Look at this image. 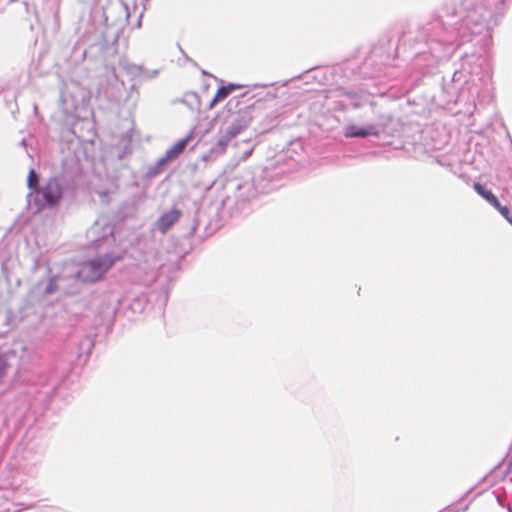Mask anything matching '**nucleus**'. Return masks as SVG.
Here are the masks:
<instances>
[{
  "label": "nucleus",
  "mask_w": 512,
  "mask_h": 512,
  "mask_svg": "<svg viewBox=\"0 0 512 512\" xmlns=\"http://www.w3.org/2000/svg\"><path fill=\"white\" fill-rule=\"evenodd\" d=\"M344 135L347 138L353 137H366L369 135H377V132L374 130L373 126L368 127H359L357 125H349L345 127Z\"/></svg>",
  "instance_id": "423d86ee"
},
{
  "label": "nucleus",
  "mask_w": 512,
  "mask_h": 512,
  "mask_svg": "<svg viewBox=\"0 0 512 512\" xmlns=\"http://www.w3.org/2000/svg\"><path fill=\"white\" fill-rule=\"evenodd\" d=\"M99 228V225L98 224H95L92 228H91V231L92 232H96Z\"/></svg>",
  "instance_id": "f8f14e48"
},
{
  "label": "nucleus",
  "mask_w": 512,
  "mask_h": 512,
  "mask_svg": "<svg viewBox=\"0 0 512 512\" xmlns=\"http://www.w3.org/2000/svg\"><path fill=\"white\" fill-rule=\"evenodd\" d=\"M35 194V202L40 208L55 206L62 198V187L56 178H51L41 188L36 189Z\"/></svg>",
  "instance_id": "f03ea898"
},
{
  "label": "nucleus",
  "mask_w": 512,
  "mask_h": 512,
  "mask_svg": "<svg viewBox=\"0 0 512 512\" xmlns=\"http://www.w3.org/2000/svg\"><path fill=\"white\" fill-rule=\"evenodd\" d=\"M475 191L483 196L489 203H491L493 206L499 209V211L502 213V215L512 223V219L509 217V209L507 207L500 206L497 198L495 195L490 191L484 188L480 183L474 184Z\"/></svg>",
  "instance_id": "7ed1b4c3"
},
{
  "label": "nucleus",
  "mask_w": 512,
  "mask_h": 512,
  "mask_svg": "<svg viewBox=\"0 0 512 512\" xmlns=\"http://www.w3.org/2000/svg\"><path fill=\"white\" fill-rule=\"evenodd\" d=\"M8 367L9 364L6 355L0 352V382L5 377Z\"/></svg>",
  "instance_id": "9d476101"
},
{
  "label": "nucleus",
  "mask_w": 512,
  "mask_h": 512,
  "mask_svg": "<svg viewBox=\"0 0 512 512\" xmlns=\"http://www.w3.org/2000/svg\"><path fill=\"white\" fill-rule=\"evenodd\" d=\"M28 187L31 189H34L36 192V189L38 188V175L36 174L34 169H31L29 171L28 179H27Z\"/></svg>",
  "instance_id": "1a4fd4ad"
},
{
  "label": "nucleus",
  "mask_w": 512,
  "mask_h": 512,
  "mask_svg": "<svg viewBox=\"0 0 512 512\" xmlns=\"http://www.w3.org/2000/svg\"><path fill=\"white\" fill-rule=\"evenodd\" d=\"M181 214L179 209L164 213L157 221V229L163 234L166 233L180 219Z\"/></svg>",
  "instance_id": "20e7f679"
},
{
  "label": "nucleus",
  "mask_w": 512,
  "mask_h": 512,
  "mask_svg": "<svg viewBox=\"0 0 512 512\" xmlns=\"http://www.w3.org/2000/svg\"><path fill=\"white\" fill-rule=\"evenodd\" d=\"M242 86L238 84H229L226 86H221L217 89L215 96L210 102L209 107L213 108L218 102L227 98L233 91L240 89Z\"/></svg>",
  "instance_id": "0eeeda50"
},
{
  "label": "nucleus",
  "mask_w": 512,
  "mask_h": 512,
  "mask_svg": "<svg viewBox=\"0 0 512 512\" xmlns=\"http://www.w3.org/2000/svg\"><path fill=\"white\" fill-rule=\"evenodd\" d=\"M187 144H188L187 138L179 140L177 143H175L171 148H169L166 151L164 157L159 160V164L163 165L169 161L176 159L180 154L183 153Z\"/></svg>",
  "instance_id": "39448f33"
},
{
  "label": "nucleus",
  "mask_w": 512,
  "mask_h": 512,
  "mask_svg": "<svg viewBox=\"0 0 512 512\" xmlns=\"http://www.w3.org/2000/svg\"><path fill=\"white\" fill-rule=\"evenodd\" d=\"M250 120L244 117L236 119L231 125L225 130V133L231 138H235L249 125Z\"/></svg>",
  "instance_id": "6e6552de"
},
{
  "label": "nucleus",
  "mask_w": 512,
  "mask_h": 512,
  "mask_svg": "<svg viewBox=\"0 0 512 512\" xmlns=\"http://www.w3.org/2000/svg\"><path fill=\"white\" fill-rule=\"evenodd\" d=\"M232 139L224 132L222 136L219 138L217 146L219 147V151L224 153L228 147Z\"/></svg>",
  "instance_id": "9b49d317"
},
{
  "label": "nucleus",
  "mask_w": 512,
  "mask_h": 512,
  "mask_svg": "<svg viewBox=\"0 0 512 512\" xmlns=\"http://www.w3.org/2000/svg\"><path fill=\"white\" fill-rule=\"evenodd\" d=\"M120 256L103 255L88 260L80 265L77 277L84 282H96L118 261Z\"/></svg>",
  "instance_id": "f257e3e1"
}]
</instances>
